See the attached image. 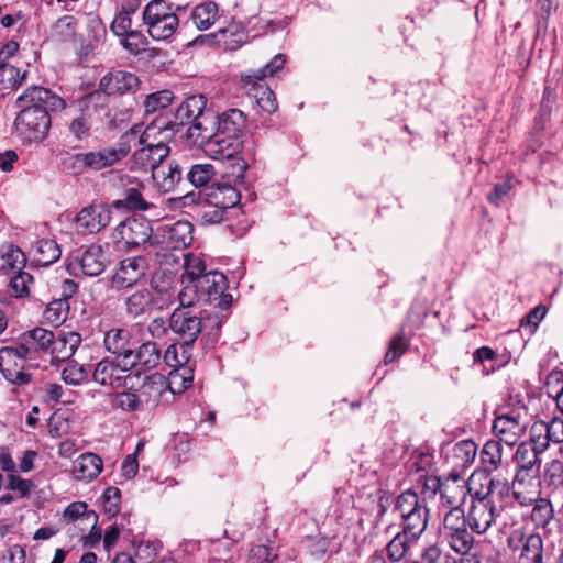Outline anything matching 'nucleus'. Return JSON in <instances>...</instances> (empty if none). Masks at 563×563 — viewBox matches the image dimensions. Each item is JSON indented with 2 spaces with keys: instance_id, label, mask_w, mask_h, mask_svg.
Masks as SVG:
<instances>
[{
  "instance_id": "obj_1",
  "label": "nucleus",
  "mask_w": 563,
  "mask_h": 563,
  "mask_svg": "<svg viewBox=\"0 0 563 563\" xmlns=\"http://www.w3.org/2000/svg\"><path fill=\"white\" fill-rule=\"evenodd\" d=\"M19 108L13 133L23 144L43 142L51 129V111H59L66 102L55 92L41 86L26 88L15 100Z\"/></svg>"
},
{
  "instance_id": "obj_2",
  "label": "nucleus",
  "mask_w": 563,
  "mask_h": 563,
  "mask_svg": "<svg viewBox=\"0 0 563 563\" xmlns=\"http://www.w3.org/2000/svg\"><path fill=\"white\" fill-rule=\"evenodd\" d=\"M214 123L216 137L211 141L210 152L214 154V159H234L235 177L242 178L247 163L244 158L235 156L247 146V141L241 140L246 128L245 115L241 110L233 108L214 117Z\"/></svg>"
},
{
  "instance_id": "obj_3",
  "label": "nucleus",
  "mask_w": 563,
  "mask_h": 563,
  "mask_svg": "<svg viewBox=\"0 0 563 563\" xmlns=\"http://www.w3.org/2000/svg\"><path fill=\"white\" fill-rule=\"evenodd\" d=\"M228 279L223 273L210 271L206 277H200L197 285L184 286L178 294L179 302L196 305L209 303L213 308L229 309L232 295L227 292Z\"/></svg>"
},
{
  "instance_id": "obj_4",
  "label": "nucleus",
  "mask_w": 563,
  "mask_h": 563,
  "mask_svg": "<svg viewBox=\"0 0 563 563\" xmlns=\"http://www.w3.org/2000/svg\"><path fill=\"white\" fill-rule=\"evenodd\" d=\"M139 132L140 128L133 125L121 135L117 146L101 147L96 151L78 153L76 154L75 162L84 164L87 166V169L95 172L111 167L130 153L131 143Z\"/></svg>"
},
{
  "instance_id": "obj_5",
  "label": "nucleus",
  "mask_w": 563,
  "mask_h": 563,
  "mask_svg": "<svg viewBox=\"0 0 563 563\" xmlns=\"http://www.w3.org/2000/svg\"><path fill=\"white\" fill-rule=\"evenodd\" d=\"M501 486L500 494L505 492L508 494L509 487L507 483H501L498 479H489L487 493L483 496L476 494L471 496V505L466 512L467 523L472 532L482 534L485 533L496 519V507L492 500L495 494V488Z\"/></svg>"
},
{
  "instance_id": "obj_6",
  "label": "nucleus",
  "mask_w": 563,
  "mask_h": 563,
  "mask_svg": "<svg viewBox=\"0 0 563 563\" xmlns=\"http://www.w3.org/2000/svg\"><path fill=\"white\" fill-rule=\"evenodd\" d=\"M142 19L148 35L155 41L170 38L179 25L172 4L164 0L150 1L143 10Z\"/></svg>"
},
{
  "instance_id": "obj_7",
  "label": "nucleus",
  "mask_w": 563,
  "mask_h": 563,
  "mask_svg": "<svg viewBox=\"0 0 563 563\" xmlns=\"http://www.w3.org/2000/svg\"><path fill=\"white\" fill-rule=\"evenodd\" d=\"M190 384V376L174 373L166 379L164 375L154 373L145 377L137 391L143 405L155 406L166 391L179 394L187 389Z\"/></svg>"
},
{
  "instance_id": "obj_8",
  "label": "nucleus",
  "mask_w": 563,
  "mask_h": 563,
  "mask_svg": "<svg viewBox=\"0 0 563 563\" xmlns=\"http://www.w3.org/2000/svg\"><path fill=\"white\" fill-rule=\"evenodd\" d=\"M202 312H198L195 305H185L175 308L168 319V328L184 346H191L202 333Z\"/></svg>"
},
{
  "instance_id": "obj_9",
  "label": "nucleus",
  "mask_w": 563,
  "mask_h": 563,
  "mask_svg": "<svg viewBox=\"0 0 563 563\" xmlns=\"http://www.w3.org/2000/svg\"><path fill=\"white\" fill-rule=\"evenodd\" d=\"M53 332L44 328H34L22 333L15 345L3 346L0 350L1 365H10L19 356H31L37 352H48L53 342Z\"/></svg>"
},
{
  "instance_id": "obj_10",
  "label": "nucleus",
  "mask_w": 563,
  "mask_h": 563,
  "mask_svg": "<svg viewBox=\"0 0 563 563\" xmlns=\"http://www.w3.org/2000/svg\"><path fill=\"white\" fill-rule=\"evenodd\" d=\"M151 222L144 217H130L122 221L114 231L113 238L118 250L131 251L151 242Z\"/></svg>"
},
{
  "instance_id": "obj_11",
  "label": "nucleus",
  "mask_w": 563,
  "mask_h": 563,
  "mask_svg": "<svg viewBox=\"0 0 563 563\" xmlns=\"http://www.w3.org/2000/svg\"><path fill=\"white\" fill-rule=\"evenodd\" d=\"M136 125L140 128V132L133 141L137 139L140 145L155 148L157 156L167 157L169 155L170 148L168 143L178 132L168 119L163 117L156 118L143 131L141 125Z\"/></svg>"
},
{
  "instance_id": "obj_12",
  "label": "nucleus",
  "mask_w": 563,
  "mask_h": 563,
  "mask_svg": "<svg viewBox=\"0 0 563 563\" xmlns=\"http://www.w3.org/2000/svg\"><path fill=\"white\" fill-rule=\"evenodd\" d=\"M107 266V256L100 245L91 244L84 251H78L68 258L67 271L73 276L95 277Z\"/></svg>"
},
{
  "instance_id": "obj_13",
  "label": "nucleus",
  "mask_w": 563,
  "mask_h": 563,
  "mask_svg": "<svg viewBox=\"0 0 563 563\" xmlns=\"http://www.w3.org/2000/svg\"><path fill=\"white\" fill-rule=\"evenodd\" d=\"M129 371L128 365H120L117 361L104 357L95 365L92 380L100 386L123 388L126 386V379L130 378Z\"/></svg>"
},
{
  "instance_id": "obj_14",
  "label": "nucleus",
  "mask_w": 563,
  "mask_h": 563,
  "mask_svg": "<svg viewBox=\"0 0 563 563\" xmlns=\"http://www.w3.org/2000/svg\"><path fill=\"white\" fill-rule=\"evenodd\" d=\"M540 471H516L511 490L512 496L520 506L532 505L533 500L541 495Z\"/></svg>"
},
{
  "instance_id": "obj_15",
  "label": "nucleus",
  "mask_w": 563,
  "mask_h": 563,
  "mask_svg": "<svg viewBox=\"0 0 563 563\" xmlns=\"http://www.w3.org/2000/svg\"><path fill=\"white\" fill-rule=\"evenodd\" d=\"M194 227L188 221L164 224L156 234L157 242L166 250H178L189 246L194 240Z\"/></svg>"
},
{
  "instance_id": "obj_16",
  "label": "nucleus",
  "mask_w": 563,
  "mask_h": 563,
  "mask_svg": "<svg viewBox=\"0 0 563 563\" xmlns=\"http://www.w3.org/2000/svg\"><path fill=\"white\" fill-rule=\"evenodd\" d=\"M111 220V211L103 205H90L82 208L76 219L75 227L78 233L93 234L107 227Z\"/></svg>"
},
{
  "instance_id": "obj_17",
  "label": "nucleus",
  "mask_w": 563,
  "mask_h": 563,
  "mask_svg": "<svg viewBox=\"0 0 563 563\" xmlns=\"http://www.w3.org/2000/svg\"><path fill=\"white\" fill-rule=\"evenodd\" d=\"M527 423L518 413H505L495 418L493 432L497 441L504 442L508 446H514L523 435Z\"/></svg>"
},
{
  "instance_id": "obj_18",
  "label": "nucleus",
  "mask_w": 563,
  "mask_h": 563,
  "mask_svg": "<svg viewBox=\"0 0 563 563\" xmlns=\"http://www.w3.org/2000/svg\"><path fill=\"white\" fill-rule=\"evenodd\" d=\"M186 137L192 145L201 147L214 158V154L210 152L211 141L216 137L214 117L211 113H205L194 121L186 131Z\"/></svg>"
},
{
  "instance_id": "obj_19",
  "label": "nucleus",
  "mask_w": 563,
  "mask_h": 563,
  "mask_svg": "<svg viewBox=\"0 0 563 563\" xmlns=\"http://www.w3.org/2000/svg\"><path fill=\"white\" fill-rule=\"evenodd\" d=\"M146 268L147 262L143 256L122 260L112 277V286L117 289L132 287L145 275Z\"/></svg>"
},
{
  "instance_id": "obj_20",
  "label": "nucleus",
  "mask_w": 563,
  "mask_h": 563,
  "mask_svg": "<svg viewBox=\"0 0 563 563\" xmlns=\"http://www.w3.org/2000/svg\"><path fill=\"white\" fill-rule=\"evenodd\" d=\"M162 362V350L156 342L146 341L137 347L133 346L131 356L125 365L129 369L136 368L140 372H147L156 368Z\"/></svg>"
},
{
  "instance_id": "obj_21",
  "label": "nucleus",
  "mask_w": 563,
  "mask_h": 563,
  "mask_svg": "<svg viewBox=\"0 0 563 563\" xmlns=\"http://www.w3.org/2000/svg\"><path fill=\"white\" fill-rule=\"evenodd\" d=\"M206 99L203 96H191L185 99L176 109L170 124L177 129V132L185 125L192 124L200 115L205 114Z\"/></svg>"
},
{
  "instance_id": "obj_22",
  "label": "nucleus",
  "mask_w": 563,
  "mask_h": 563,
  "mask_svg": "<svg viewBox=\"0 0 563 563\" xmlns=\"http://www.w3.org/2000/svg\"><path fill=\"white\" fill-rule=\"evenodd\" d=\"M132 333L124 328H113L106 332L103 344L106 350L122 358V363H128L134 344L131 342Z\"/></svg>"
},
{
  "instance_id": "obj_23",
  "label": "nucleus",
  "mask_w": 563,
  "mask_h": 563,
  "mask_svg": "<svg viewBox=\"0 0 563 563\" xmlns=\"http://www.w3.org/2000/svg\"><path fill=\"white\" fill-rule=\"evenodd\" d=\"M151 177L161 192H170L180 183L183 173L180 166L175 161L164 163V161L153 169Z\"/></svg>"
},
{
  "instance_id": "obj_24",
  "label": "nucleus",
  "mask_w": 563,
  "mask_h": 563,
  "mask_svg": "<svg viewBox=\"0 0 563 563\" xmlns=\"http://www.w3.org/2000/svg\"><path fill=\"white\" fill-rule=\"evenodd\" d=\"M81 343V335L78 332L53 334V342L49 345L52 363L68 361Z\"/></svg>"
},
{
  "instance_id": "obj_25",
  "label": "nucleus",
  "mask_w": 563,
  "mask_h": 563,
  "mask_svg": "<svg viewBox=\"0 0 563 563\" xmlns=\"http://www.w3.org/2000/svg\"><path fill=\"white\" fill-rule=\"evenodd\" d=\"M470 493V487L465 479L457 473H452L443 481L441 500L444 505L455 508L460 507Z\"/></svg>"
},
{
  "instance_id": "obj_26",
  "label": "nucleus",
  "mask_w": 563,
  "mask_h": 563,
  "mask_svg": "<svg viewBox=\"0 0 563 563\" xmlns=\"http://www.w3.org/2000/svg\"><path fill=\"white\" fill-rule=\"evenodd\" d=\"M155 294L148 288L135 290L125 298V312L132 318L145 317L156 308Z\"/></svg>"
},
{
  "instance_id": "obj_27",
  "label": "nucleus",
  "mask_w": 563,
  "mask_h": 563,
  "mask_svg": "<svg viewBox=\"0 0 563 563\" xmlns=\"http://www.w3.org/2000/svg\"><path fill=\"white\" fill-rule=\"evenodd\" d=\"M139 85V79L135 75L117 70L112 71L101 78L99 88L108 96L122 95L133 90Z\"/></svg>"
},
{
  "instance_id": "obj_28",
  "label": "nucleus",
  "mask_w": 563,
  "mask_h": 563,
  "mask_svg": "<svg viewBox=\"0 0 563 563\" xmlns=\"http://www.w3.org/2000/svg\"><path fill=\"white\" fill-rule=\"evenodd\" d=\"M477 446L472 440H462L455 443L445 455L446 462L454 471H464L475 461Z\"/></svg>"
},
{
  "instance_id": "obj_29",
  "label": "nucleus",
  "mask_w": 563,
  "mask_h": 563,
  "mask_svg": "<svg viewBox=\"0 0 563 563\" xmlns=\"http://www.w3.org/2000/svg\"><path fill=\"white\" fill-rule=\"evenodd\" d=\"M205 200L227 211L239 203L240 194L230 184L216 183L206 188Z\"/></svg>"
},
{
  "instance_id": "obj_30",
  "label": "nucleus",
  "mask_w": 563,
  "mask_h": 563,
  "mask_svg": "<svg viewBox=\"0 0 563 563\" xmlns=\"http://www.w3.org/2000/svg\"><path fill=\"white\" fill-rule=\"evenodd\" d=\"M103 462L95 453L88 452L81 454L73 463V474L77 481L91 482L101 473Z\"/></svg>"
},
{
  "instance_id": "obj_31",
  "label": "nucleus",
  "mask_w": 563,
  "mask_h": 563,
  "mask_svg": "<svg viewBox=\"0 0 563 563\" xmlns=\"http://www.w3.org/2000/svg\"><path fill=\"white\" fill-rule=\"evenodd\" d=\"M285 63L286 56L284 54H277L262 68L242 73L241 82L244 86L256 87V85H261V82H263L266 77L274 76L279 69L284 67Z\"/></svg>"
},
{
  "instance_id": "obj_32",
  "label": "nucleus",
  "mask_w": 563,
  "mask_h": 563,
  "mask_svg": "<svg viewBox=\"0 0 563 563\" xmlns=\"http://www.w3.org/2000/svg\"><path fill=\"white\" fill-rule=\"evenodd\" d=\"M519 563H543V540L538 533L520 534Z\"/></svg>"
},
{
  "instance_id": "obj_33",
  "label": "nucleus",
  "mask_w": 563,
  "mask_h": 563,
  "mask_svg": "<svg viewBox=\"0 0 563 563\" xmlns=\"http://www.w3.org/2000/svg\"><path fill=\"white\" fill-rule=\"evenodd\" d=\"M130 158V169L135 172H144L151 174L167 157L157 156L156 150L147 145H141Z\"/></svg>"
},
{
  "instance_id": "obj_34",
  "label": "nucleus",
  "mask_w": 563,
  "mask_h": 563,
  "mask_svg": "<svg viewBox=\"0 0 563 563\" xmlns=\"http://www.w3.org/2000/svg\"><path fill=\"white\" fill-rule=\"evenodd\" d=\"M144 188L145 186L141 181H133L131 187L123 190L122 198L113 201V207L118 209L146 210L148 208V203L142 195Z\"/></svg>"
},
{
  "instance_id": "obj_35",
  "label": "nucleus",
  "mask_w": 563,
  "mask_h": 563,
  "mask_svg": "<svg viewBox=\"0 0 563 563\" xmlns=\"http://www.w3.org/2000/svg\"><path fill=\"white\" fill-rule=\"evenodd\" d=\"M184 273L181 275V283L184 286L197 285L200 277H206L207 266L201 255L195 253H187L184 255L183 264Z\"/></svg>"
},
{
  "instance_id": "obj_36",
  "label": "nucleus",
  "mask_w": 563,
  "mask_h": 563,
  "mask_svg": "<svg viewBox=\"0 0 563 563\" xmlns=\"http://www.w3.org/2000/svg\"><path fill=\"white\" fill-rule=\"evenodd\" d=\"M442 536L449 547L459 554L466 555L473 548L474 537L467 526L442 532Z\"/></svg>"
},
{
  "instance_id": "obj_37",
  "label": "nucleus",
  "mask_w": 563,
  "mask_h": 563,
  "mask_svg": "<svg viewBox=\"0 0 563 563\" xmlns=\"http://www.w3.org/2000/svg\"><path fill=\"white\" fill-rule=\"evenodd\" d=\"M216 36L218 37V42L222 43V45L230 51L240 48L247 41L246 30L235 22L219 29Z\"/></svg>"
},
{
  "instance_id": "obj_38",
  "label": "nucleus",
  "mask_w": 563,
  "mask_h": 563,
  "mask_svg": "<svg viewBox=\"0 0 563 563\" xmlns=\"http://www.w3.org/2000/svg\"><path fill=\"white\" fill-rule=\"evenodd\" d=\"M190 19L198 30L206 31L210 29L219 19L218 4L208 1L196 5L190 13Z\"/></svg>"
},
{
  "instance_id": "obj_39",
  "label": "nucleus",
  "mask_w": 563,
  "mask_h": 563,
  "mask_svg": "<svg viewBox=\"0 0 563 563\" xmlns=\"http://www.w3.org/2000/svg\"><path fill=\"white\" fill-rule=\"evenodd\" d=\"M402 520V532L408 534L412 541H417L427 528L428 509L422 506L418 510L406 516Z\"/></svg>"
},
{
  "instance_id": "obj_40",
  "label": "nucleus",
  "mask_w": 563,
  "mask_h": 563,
  "mask_svg": "<svg viewBox=\"0 0 563 563\" xmlns=\"http://www.w3.org/2000/svg\"><path fill=\"white\" fill-rule=\"evenodd\" d=\"M180 347L183 349L181 357H178V347L177 344H170L164 355H162V360L165 362V364L173 368V371L169 373V376L174 373H179L185 376H190L192 378V373L189 368L184 367V364L189 360V353L188 349L190 346H184L180 344Z\"/></svg>"
},
{
  "instance_id": "obj_41",
  "label": "nucleus",
  "mask_w": 563,
  "mask_h": 563,
  "mask_svg": "<svg viewBox=\"0 0 563 563\" xmlns=\"http://www.w3.org/2000/svg\"><path fill=\"white\" fill-rule=\"evenodd\" d=\"M34 261L40 266H48L60 257L58 244L51 239H42L33 246Z\"/></svg>"
},
{
  "instance_id": "obj_42",
  "label": "nucleus",
  "mask_w": 563,
  "mask_h": 563,
  "mask_svg": "<svg viewBox=\"0 0 563 563\" xmlns=\"http://www.w3.org/2000/svg\"><path fill=\"white\" fill-rule=\"evenodd\" d=\"M481 460L486 473L490 474L497 471L503 463V445L500 441L488 440L481 451Z\"/></svg>"
},
{
  "instance_id": "obj_43",
  "label": "nucleus",
  "mask_w": 563,
  "mask_h": 563,
  "mask_svg": "<svg viewBox=\"0 0 563 563\" xmlns=\"http://www.w3.org/2000/svg\"><path fill=\"white\" fill-rule=\"evenodd\" d=\"M77 19L73 15L60 16L49 29V37L56 42H67L74 38L77 31Z\"/></svg>"
},
{
  "instance_id": "obj_44",
  "label": "nucleus",
  "mask_w": 563,
  "mask_h": 563,
  "mask_svg": "<svg viewBox=\"0 0 563 563\" xmlns=\"http://www.w3.org/2000/svg\"><path fill=\"white\" fill-rule=\"evenodd\" d=\"M530 519L537 528H547L554 517L552 503L548 498L537 497L532 503Z\"/></svg>"
},
{
  "instance_id": "obj_45",
  "label": "nucleus",
  "mask_w": 563,
  "mask_h": 563,
  "mask_svg": "<svg viewBox=\"0 0 563 563\" xmlns=\"http://www.w3.org/2000/svg\"><path fill=\"white\" fill-rule=\"evenodd\" d=\"M539 455L529 443H520L514 455V461L517 465L516 471H540Z\"/></svg>"
},
{
  "instance_id": "obj_46",
  "label": "nucleus",
  "mask_w": 563,
  "mask_h": 563,
  "mask_svg": "<svg viewBox=\"0 0 563 563\" xmlns=\"http://www.w3.org/2000/svg\"><path fill=\"white\" fill-rule=\"evenodd\" d=\"M69 313V302L66 298H58L51 301L43 314L46 323L53 327H59L64 323Z\"/></svg>"
},
{
  "instance_id": "obj_47",
  "label": "nucleus",
  "mask_w": 563,
  "mask_h": 563,
  "mask_svg": "<svg viewBox=\"0 0 563 563\" xmlns=\"http://www.w3.org/2000/svg\"><path fill=\"white\" fill-rule=\"evenodd\" d=\"M228 309H220L219 311H201L202 312V332L211 340H218L223 321L227 319Z\"/></svg>"
},
{
  "instance_id": "obj_48",
  "label": "nucleus",
  "mask_w": 563,
  "mask_h": 563,
  "mask_svg": "<svg viewBox=\"0 0 563 563\" xmlns=\"http://www.w3.org/2000/svg\"><path fill=\"white\" fill-rule=\"evenodd\" d=\"M249 92L253 91V97L256 100L257 106L267 113H273L277 109V101L275 93L265 85H256V87L244 86Z\"/></svg>"
},
{
  "instance_id": "obj_49",
  "label": "nucleus",
  "mask_w": 563,
  "mask_h": 563,
  "mask_svg": "<svg viewBox=\"0 0 563 563\" xmlns=\"http://www.w3.org/2000/svg\"><path fill=\"white\" fill-rule=\"evenodd\" d=\"M413 541L410 537L402 531L396 533V536L389 541L386 547L387 556L393 562L401 561Z\"/></svg>"
},
{
  "instance_id": "obj_50",
  "label": "nucleus",
  "mask_w": 563,
  "mask_h": 563,
  "mask_svg": "<svg viewBox=\"0 0 563 563\" xmlns=\"http://www.w3.org/2000/svg\"><path fill=\"white\" fill-rule=\"evenodd\" d=\"M216 176V169L211 164H194L188 173V181L196 188L207 186Z\"/></svg>"
},
{
  "instance_id": "obj_51",
  "label": "nucleus",
  "mask_w": 563,
  "mask_h": 563,
  "mask_svg": "<svg viewBox=\"0 0 563 563\" xmlns=\"http://www.w3.org/2000/svg\"><path fill=\"white\" fill-rule=\"evenodd\" d=\"M26 263L24 253L19 247L10 246L2 256L1 269L10 275L23 269Z\"/></svg>"
},
{
  "instance_id": "obj_52",
  "label": "nucleus",
  "mask_w": 563,
  "mask_h": 563,
  "mask_svg": "<svg viewBox=\"0 0 563 563\" xmlns=\"http://www.w3.org/2000/svg\"><path fill=\"white\" fill-rule=\"evenodd\" d=\"M174 99L170 90H161L146 96L143 107L146 113H153L168 107Z\"/></svg>"
},
{
  "instance_id": "obj_53",
  "label": "nucleus",
  "mask_w": 563,
  "mask_h": 563,
  "mask_svg": "<svg viewBox=\"0 0 563 563\" xmlns=\"http://www.w3.org/2000/svg\"><path fill=\"white\" fill-rule=\"evenodd\" d=\"M420 504L419 496L412 490H406L401 493L395 504V510L399 512L400 518H405L406 516L412 514L418 510V507H422Z\"/></svg>"
},
{
  "instance_id": "obj_54",
  "label": "nucleus",
  "mask_w": 563,
  "mask_h": 563,
  "mask_svg": "<svg viewBox=\"0 0 563 563\" xmlns=\"http://www.w3.org/2000/svg\"><path fill=\"white\" fill-rule=\"evenodd\" d=\"M33 282L31 274L20 271L10 276L9 291L11 296L16 298L25 297L29 295V285Z\"/></svg>"
},
{
  "instance_id": "obj_55",
  "label": "nucleus",
  "mask_w": 563,
  "mask_h": 563,
  "mask_svg": "<svg viewBox=\"0 0 563 563\" xmlns=\"http://www.w3.org/2000/svg\"><path fill=\"white\" fill-rule=\"evenodd\" d=\"M25 73L21 75L19 68L5 62L0 63V90L13 88L20 85L24 78Z\"/></svg>"
},
{
  "instance_id": "obj_56",
  "label": "nucleus",
  "mask_w": 563,
  "mask_h": 563,
  "mask_svg": "<svg viewBox=\"0 0 563 563\" xmlns=\"http://www.w3.org/2000/svg\"><path fill=\"white\" fill-rule=\"evenodd\" d=\"M530 446L536 451L537 453L541 454L543 453L549 444L550 440H548V434L544 428V421H536L531 429H530Z\"/></svg>"
},
{
  "instance_id": "obj_57",
  "label": "nucleus",
  "mask_w": 563,
  "mask_h": 563,
  "mask_svg": "<svg viewBox=\"0 0 563 563\" xmlns=\"http://www.w3.org/2000/svg\"><path fill=\"white\" fill-rule=\"evenodd\" d=\"M121 44L130 53L139 54L145 49L148 41L141 31L132 30L122 36Z\"/></svg>"
},
{
  "instance_id": "obj_58",
  "label": "nucleus",
  "mask_w": 563,
  "mask_h": 563,
  "mask_svg": "<svg viewBox=\"0 0 563 563\" xmlns=\"http://www.w3.org/2000/svg\"><path fill=\"white\" fill-rule=\"evenodd\" d=\"M135 11L134 7H131L130 10H126L125 8L122 9L113 19L111 23V31L117 35L118 37H122L124 34L132 31V20L130 14Z\"/></svg>"
},
{
  "instance_id": "obj_59",
  "label": "nucleus",
  "mask_w": 563,
  "mask_h": 563,
  "mask_svg": "<svg viewBox=\"0 0 563 563\" xmlns=\"http://www.w3.org/2000/svg\"><path fill=\"white\" fill-rule=\"evenodd\" d=\"M87 377L88 373L85 367L77 363H70L62 371V379L67 385L78 386L82 384Z\"/></svg>"
},
{
  "instance_id": "obj_60",
  "label": "nucleus",
  "mask_w": 563,
  "mask_h": 563,
  "mask_svg": "<svg viewBox=\"0 0 563 563\" xmlns=\"http://www.w3.org/2000/svg\"><path fill=\"white\" fill-rule=\"evenodd\" d=\"M197 213L203 224H213L223 220L225 210L205 200Z\"/></svg>"
},
{
  "instance_id": "obj_61",
  "label": "nucleus",
  "mask_w": 563,
  "mask_h": 563,
  "mask_svg": "<svg viewBox=\"0 0 563 563\" xmlns=\"http://www.w3.org/2000/svg\"><path fill=\"white\" fill-rule=\"evenodd\" d=\"M87 504L85 501H74L70 505L66 507L64 510L63 517L65 520L74 521L79 519L82 516H86L87 520L92 519L95 522H97L98 516L95 511H87Z\"/></svg>"
},
{
  "instance_id": "obj_62",
  "label": "nucleus",
  "mask_w": 563,
  "mask_h": 563,
  "mask_svg": "<svg viewBox=\"0 0 563 563\" xmlns=\"http://www.w3.org/2000/svg\"><path fill=\"white\" fill-rule=\"evenodd\" d=\"M114 405L125 411H136L143 406V402L139 393L122 391L117 394Z\"/></svg>"
},
{
  "instance_id": "obj_63",
  "label": "nucleus",
  "mask_w": 563,
  "mask_h": 563,
  "mask_svg": "<svg viewBox=\"0 0 563 563\" xmlns=\"http://www.w3.org/2000/svg\"><path fill=\"white\" fill-rule=\"evenodd\" d=\"M120 497L121 492L119 488L109 486L104 489L102 498H103V509L106 514L113 517L120 510Z\"/></svg>"
},
{
  "instance_id": "obj_64",
  "label": "nucleus",
  "mask_w": 563,
  "mask_h": 563,
  "mask_svg": "<svg viewBox=\"0 0 563 563\" xmlns=\"http://www.w3.org/2000/svg\"><path fill=\"white\" fill-rule=\"evenodd\" d=\"M544 479L551 485H558L563 482V462L554 459L544 466Z\"/></svg>"
}]
</instances>
